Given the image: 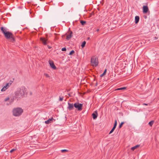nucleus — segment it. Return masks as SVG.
<instances>
[{"label": "nucleus", "mask_w": 159, "mask_h": 159, "mask_svg": "<svg viewBox=\"0 0 159 159\" xmlns=\"http://www.w3.org/2000/svg\"><path fill=\"white\" fill-rule=\"evenodd\" d=\"M140 146V145H137L134 147H132L131 148V149L132 151H134L135 149L138 148Z\"/></svg>", "instance_id": "nucleus-15"}, {"label": "nucleus", "mask_w": 159, "mask_h": 159, "mask_svg": "<svg viewBox=\"0 0 159 159\" xmlns=\"http://www.w3.org/2000/svg\"><path fill=\"white\" fill-rule=\"evenodd\" d=\"M1 30L4 35L7 32L6 30V28L2 27H1Z\"/></svg>", "instance_id": "nucleus-13"}, {"label": "nucleus", "mask_w": 159, "mask_h": 159, "mask_svg": "<svg viewBox=\"0 0 159 159\" xmlns=\"http://www.w3.org/2000/svg\"><path fill=\"white\" fill-rule=\"evenodd\" d=\"M107 71V69H105V70L104 71L103 73L102 74L100 75V77H103V76H104V75H105Z\"/></svg>", "instance_id": "nucleus-16"}, {"label": "nucleus", "mask_w": 159, "mask_h": 159, "mask_svg": "<svg viewBox=\"0 0 159 159\" xmlns=\"http://www.w3.org/2000/svg\"><path fill=\"white\" fill-rule=\"evenodd\" d=\"M80 23L82 25H84L86 24V22L85 21L81 20L80 21Z\"/></svg>", "instance_id": "nucleus-18"}, {"label": "nucleus", "mask_w": 159, "mask_h": 159, "mask_svg": "<svg viewBox=\"0 0 159 159\" xmlns=\"http://www.w3.org/2000/svg\"><path fill=\"white\" fill-rule=\"evenodd\" d=\"M49 63L50 64V66L54 70H55L57 69L55 65L54 62L53 61L51 60L49 61Z\"/></svg>", "instance_id": "nucleus-7"}, {"label": "nucleus", "mask_w": 159, "mask_h": 159, "mask_svg": "<svg viewBox=\"0 0 159 159\" xmlns=\"http://www.w3.org/2000/svg\"><path fill=\"white\" fill-rule=\"evenodd\" d=\"M97 83H96V86H97Z\"/></svg>", "instance_id": "nucleus-38"}, {"label": "nucleus", "mask_w": 159, "mask_h": 159, "mask_svg": "<svg viewBox=\"0 0 159 159\" xmlns=\"http://www.w3.org/2000/svg\"><path fill=\"white\" fill-rule=\"evenodd\" d=\"M86 42L85 41H84L81 45V47L83 48H84L85 46V44H86Z\"/></svg>", "instance_id": "nucleus-17"}, {"label": "nucleus", "mask_w": 159, "mask_h": 159, "mask_svg": "<svg viewBox=\"0 0 159 159\" xmlns=\"http://www.w3.org/2000/svg\"><path fill=\"white\" fill-rule=\"evenodd\" d=\"M148 8L147 6H144L143 7V13H146L148 11Z\"/></svg>", "instance_id": "nucleus-9"}, {"label": "nucleus", "mask_w": 159, "mask_h": 159, "mask_svg": "<svg viewBox=\"0 0 159 159\" xmlns=\"http://www.w3.org/2000/svg\"><path fill=\"white\" fill-rule=\"evenodd\" d=\"M155 38L156 39H157V38L156 37H155Z\"/></svg>", "instance_id": "nucleus-37"}, {"label": "nucleus", "mask_w": 159, "mask_h": 159, "mask_svg": "<svg viewBox=\"0 0 159 159\" xmlns=\"http://www.w3.org/2000/svg\"><path fill=\"white\" fill-rule=\"evenodd\" d=\"M126 89V87H124L120 88H118L117 89H116V90H121L125 89Z\"/></svg>", "instance_id": "nucleus-21"}, {"label": "nucleus", "mask_w": 159, "mask_h": 159, "mask_svg": "<svg viewBox=\"0 0 159 159\" xmlns=\"http://www.w3.org/2000/svg\"><path fill=\"white\" fill-rule=\"evenodd\" d=\"M115 128H116L113 127V128L110 131L109 133V134H111L113 132L114 130L115 129Z\"/></svg>", "instance_id": "nucleus-22"}, {"label": "nucleus", "mask_w": 159, "mask_h": 159, "mask_svg": "<svg viewBox=\"0 0 159 159\" xmlns=\"http://www.w3.org/2000/svg\"><path fill=\"white\" fill-rule=\"evenodd\" d=\"M54 120V119L53 117H52L51 118L47 120H46L45 121V123L46 124H49L50 123H51L52 122V120Z\"/></svg>", "instance_id": "nucleus-12"}, {"label": "nucleus", "mask_w": 159, "mask_h": 159, "mask_svg": "<svg viewBox=\"0 0 159 159\" xmlns=\"http://www.w3.org/2000/svg\"><path fill=\"white\" fill-rule=\"evenodd\" d=\"M66 48L64 47V48H62V49H61V50L62 51H66Z\"/></svg>", "instance_id": "nucleus-27"}, {"label": "nucleus", "mask_w": 159, "mask_h": 159, "mask_svg": "<svg viewBox=\"0 0 159 159\" xmlns=\"http://www.w3.org/2000/svg\"><path fill=\"white\" fill-rule=\"evenodd\" d=\"M93 118V119H95L98 116V113L97 111H95V113H93L92 114Z\"/></svg>", "instance_id": "nucleus-11"}, {"label": "nucleus", "mask_w": 159, "mask_h": 159, "mask_svg": "<svg viewBox=\"0 0 159 159\" xmlns=\"http://www.w3.org/2000/svg\"><path fill=\"white\" fill-rule=\"evenodd\" d=\"M5 37L7 39L12 43H14L15 41V39L14 35L11 32L7 31L4 35Z\"/></svg>", "instance_id": "nucleus-2"}, {"label": "nucleus", "mask_w": 159, "mask_h": 159, "mask_svg": "<svg viewBox=\"0 0 159 159\" xmlns=\"http://www.w3.org/2000/svg\"><path fill=\"white\" fill-rule=\"evenodd\" d=\"M47 46L48 48L49 49L51 48V47L49 45H48Z\"/></svg>", "instance_id": "nucleus-33"}, {"label": "nucleus", "mask_w": 159, "mask_h": 159, "mask_svg": "<svg viewBox=\"0 0 159 159\" xmlns=\"http://www.w3.org/2000/svg\"><path fill=\"white\" fill-rule=\"evenodd\" d=\"M157 80H159V78H158L157 79Z\"/></svg>", "instance_id": "nucleus-39"}, {"label": "nucleus", "mask_w": 159, "mask_h": 159, "mask_svg": "<svg viewBox=\"0 0 159 159\" xmlns=\"http://www.w3.org/2000/svg\"><path fill=\"white\" fill-rule=\"evenodd\" d=\"M46 76L47 77H49V76L48 75V74H46Z\"/></svg>", "instance_id": "nucleus-34"}, {"label": "nucleus", "mask_w": 159, "mask_h": 159, "mask_svg": "<svg viewBox=\"0 0 159 159\" xmlns=\"http://www.w3.org/2000/svg\"><path fill=\"white\" fill-rule=\"evenodd\" d=\"M74 107L76 108L78 111H81L82 110L83 107V104L80 103L78 102H75L74 104Z\"/></svg>", "instance_id": "nucleus-5"}, {"label": "nucleus", "mask_w": 159, "mask_h": 159, "mask_svg": "<svg viewBox=\"0 0 159 159\" xmlns=\"http://www.w3.org/2000/svg\"><path fill=\"white\" fill-rule=\"evenodd\" d=\"M139 16H136L135 18V24H137L139 22Z\"/></svg>", "instance_id": "nucleus-14"}, {"label": "nucleus", "mask_w": 159, "mask_h": 159, "mask_svg": "<svg viewBox=\"0 0 159 159\" xmlns=\"http://www.w3.org/2000/svg\"><path fill=\"white\" fill-rule=\"evenodd\" d=\"M73 32L69 30V34L67 35L66 39L67 40H69L72 37Z\"/></svg>", "instance_id": "nucleus-10"}, {"label": "nucleus", "mask_w": 159, "mask_h": 159, "mask_svg": "<svg viewBox=\"0 0 159 159\" xmlns=\"http://www.w3.org/2000/svg\"><path fill=\"white\" fill-rule=\"evenodd\" d=\"M90 39V37H88L87 38V40H89Z\"/></svg>", "instance_id": "nucleus-35"}, {"label": "nucleus", "mask_w": 159, "mask_h": 159, "mask_svg": "<svg viewBox=\"0 0 159 159\" xmlns=\"http://www.w3.org/2000/svg\"><path fill=\"white\" fill-rule=\"evenodd\" d=\"M6 89H5L4 87L1 89V91H5L6 90Z\"/></svg>", "instance_id": "nucleus-29"}, {"label": "nucleus", "mask_w": 159, "mask_h": 159, "mask_svg": "<svg viewBox=\"0 0 159 159\" xmlns=\"http://www.w3.org/2000/svg\"><path fill=\"white\" fill-rule=\"evenodd\" d=\"M23 110L21 108H15L13 110V114L14 116H20L23 112Z\"/></svg>", "instance_id": "nucleus-3"}, {"label": "nucleus", "mask_w": 159, "mask_h": 159, "mask_svg": "<svg viewBox=\"0 0 159 159\" xmlns=\"http://www.w3.org/2000/svg\"><path fill=\"white\" fill-rule=\"evenodd\" d=\"M16 150V149H13L10 150V152L11 153Z\"/></svg>", "instance_id": "nucleus-28"}, {"label": "nucleus", "mask_w": 159, "mask_h": 159, "mask_svg": "<svg viewBox=\"0 0 159 159\" xmlns=\"http://www.w3.org/2000/svg\"><path fill=\"white\" fill-rule=\"evenodd\" d=\"M68 150L66 149H62L61 150V152H68Z\"/></svg>", "instance_id": "nucleus-25"}, {"label": "nucleus", "mask_w": 159, "mask_h": 159, "mask_svg": "<svg viewBox=\"0 0 159 159\" xmlns=\"http://www.w3.org/2000/svg\"><path fill=\"white\" fill-rule=\"evenodd\" d=\"M74 104L73 103H70L69 102L68 103V107L67 109L70 111L74 109Z\"/></svg>", "instance_id": "nucleus-8"}, {"label": "nucleus", "mask_w": 159, "mask_h": 159, "mask_svg": "<svg viewBox=\"0 0 159 159\" xmlns=\"http://www.w3.org/2000/svg\"><path fill=\"white\" fill-rule=\"evenodd\" d=\"M11 84H9V83H7L6 84V85L4 87L5 89H7L10 85Z\"/></svg>", "instance_id": "nucleus-19"}, {"label": "nucleus", "mask_w": 159, "mask_h": 159, "mask_svg": "<svg viewBox=\"0 0 159 159\" xmlns=\"http://www.w3.org/2000/svg\"><path fill=\"white\" fill-rule=\"evenodd\" d=\"M63 97H60L59 99V100L60 101H62L63 100Z\"/></svg>", "instance_id": "nucleus-30"}, {"label": "nucleus", "mask_w": 159, "mask_h": 159, "mask_svg": "<svg viewBox=\"0 0 159 159\" xmlns=\"http://www.w3.org/2000/svg\"><path fill=\"white\" fill-rule=\"evenodd\" d=\"M124 124V122H121L119 125V128H121L122 126Z\"/></svg>", "instance_id": "nucleus-24"}, {"label": "nucleus", "mask_w": 159, "mask_h": 159, "mask_svg": "<svg viewBox=\"0 0 159 159\" xmlns=\"http://www.w3.org/2000/svg\"><path fill=\"white\" fill-rule=\"evenodd\" d=\"M117 125V121L116 120L115 121V123L113 127H114L116 128V126Z\"/></svg>", "instance_id": "nucleus-23"}, {"label": "nucleus", "mask_w": 159, "mask_h": 159, "mask_svg": "<svg viewBox=\"0 0 159 159\" xmlns=\"http://www.w3.org/2000/svg\"><path fill=\"white\" fill-rule=\"evenodd\" d=\"M9 99V98H6V99H5V102L7 101V100H8Z\"/></svg>", "instance_id": "nucleus-31"}, {"label": "nucleus", "mask_w": 159, "mask_h": 159, "mask_svg": "<svg viewBox=\"0 0 159 159\" xmlns=\"http://www.w3.org/2000/svg\"><path fill=\"white\" fill-rule=\"evenodd\" d=\"M143 105H148V104H146V103H143Z\"/></svg>", "instance_id": "nucleus-32"}, {"label": "nucleus", "mask_w": 159, "mask_h": 159, "mask_svg": "<svg viewBox=\"0 0 159 159\" xmlns=\"http://www.w3.org/2000/svg\"><path fill=\"white\" fill-rule=\"evenodd\" d=\"M154 121L153 120H152L149 122L148 123V125L150 126H152L154 123Z\"/></svg>", "instance_id": "nucleus-20"}, {"label": "nucleus", "mask_w": 159, "mask_h": 159, "mask_svg": "<svg viewBox=\"0 0 159 159\" xmlns=\"http://www.w3.org/2000/svg\"><path fill=\"white\" fill-rule=\"evenodd\" d=\"M40 41L44 45H46L48 41V39L44 37H41L40 39Z\"/></svg>", "instance_id": "nucleus-6"}, {"label": "nucleus", "mask_w": 159, "mask_h": 159, "mask_svg": "<svg viewBox=\"0 0 159 159\" xmlns=\"http://www.w3.org/2000/svg\"><path fill=\"white\" fill-rule=\"evenodd\" d=\"M75 53V51L74 50H71L70 52L69 53V55H72L73 53Z\"/></svg>", "instance_id": "nucleus-26"}, {"label": "nucleus", "mask_w": 159, "mask_h": 159, "mask_svg": "<svg viewBox=\"0 0 159 159\" xmlns=\"http://www.w3.org/2000/svg\"><path fill=\"white\" fill-rule=\"evenodd\" d=\"M27 89L24 86L18 88L15 92V97L17 99L24 97L27 94Z\"/></svg>", "instance_id": "nucleus-1"}, {"label": "nucleus", "mask_w": 159, "mask_h": 159, "mask_svg": "<svg viewBox=\"0 0 159 159\" xmlns=\"http://www.w3.org/2000/svg\"><path fill=\"white\" fill-rule=\"evenodd\" d=\"M91 62L93 66H97L98 64V58L95 57H92L91 59Z\"/></svg>", "instance_id": "nucleus-4"}, {"label": "nucleus", "mask_w": 159, "mask_h": 159, "mask_svg": "<svg viewBox=\"0 0 159 159\" xmlns=\"http://www.w3.org/2000/svg\"><path fill=\"white\" fill-rule=\"evenodd\" d=\"M99 30L98 29H97V31H98Z\"/></svg>", "instance_id": "nucleus-36"}]
</instances>
